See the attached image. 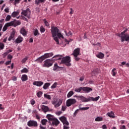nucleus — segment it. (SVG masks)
<instances>
[{"instance_id": "obj_35", "label": "nucleus", "mask_w": 129, "mask_h": 129, "mask_svg": "<svg viewBox=\"0 0 129 129\" xmlns=\"http://www.w3.org/2000/svg\"><path fill=\"white\" fill-rule=\"evenodd\" d=\"M82 88H83V87H81L79 88H76L75 89V92H78V93L80 92V91H81V90H82Z\"/></svg>"}, {"instance_id": "obj_32", "label": "nucleus", "mask_w": 129, "mask_h": 129, "mask_svg": "<svg viewBox=\"0 0 129 129\" xmlns=\"http://www.w3.org/2000/svg\"><path fill=\"white\" fill-rule=\"evenodd\" d=\"M48 120H47V119H43L41 120V123L43 125H46V124H47V122Z\"/></svg>"}, {"instance_id": "obj_62", "label": "nucleus", "mask_w": 129, "mask_h": 129, "mask_svg": "<svg viewBox=\"0 0 129 129\" xmlns=\"http://www.w3.org/2000/svg\"><path fill=\"white\" fill-rule=\"evenodd\" d=\"M15 24L17 25V26H19V25H21V22H20V21H16L15 22Z\"/></svg>"}, {"instance_id": "obj_2", "label": "nucleus", "mask_w": 129, "mask_h": 129, "mask_svg": "<svg viewBox=\"0 0 129 129\" xmlns=\"http://www.w3.org/2000/svg\"><path fill=\"white\" fill-rule=\"evenodd\" d=\"M71 58L70 56H67L64 57H63L61 59V63L62 64H65L66 66L70 67L71 66Z\"/></svg>"}, {"instance_id": "obj_54", "label": "nucleus", "mask_w": 129, "mask_h": 129, "mask_svg": "<svg viewBox=\"0 0 129 129\" xmlns=\"http://www.w3.org/2000/svg\"><path fill=\"white\" fill-rule=\"evenodd\" d=\"M6 30H8V27H7V26L5 25V26H4V27H3V32H6Z\"/></svg>"}, {"instance_id": "obj_60", "label": "nucleus", "mask_w": 129, "mask_h": 129, "mask_svg": "<svg viewBox=\"0 0 129 129\" xmlns=\"http://www.w3.org/2000/svg\"><path fill=\"white\" fill-rule=\"evenodd\" d=\"M120 129H126V128H125V125H122L120 127Z\"/></svg>"}, {"instance_id": "obj_30", "label": "nucleus", "mask_w": 129, "mask_h": 129, "mask_svg": "<svg viewBox=\"0 0 129 129\" xmlns=\"http://www.w3.org/2000/svg\"><path fill=\"white\" fill-rule=\"evenodd\" d=\"M21 73H28V72H29V70L25 68L21 71Z\"/></svg>"}, {"instance_id": "obj_55", "label": "nucleus", "mask_w": 129, "mask_h": 129, "mask_svg": "<svg viewBox=\"0 0 129 129\" xmlns=\"http://www.w3.org/2000/svg\"><path fill=\"white\" fill-rule=\"evenodd\" d=\"M5 12L6 13H10V9L9 8V7L6 8L5 10H4Z\"/></svg>"}, {"instance_id": "obj_61", "label": "nucleus", "mask_w": 129, "mask_h": 129, "mask_svg": "<svg viewBox=\"0 0 129 129\" xmlns=\"http://www.w3.org/2000/svg\"><path fill=\"white\" fill-rule=\"evenodd\" d=\"M57 115H60V114H62V111H59L56 112Z\"/></svg>"}, {"instance_id": "obj_39", "label": "nucleus", "mask_w": 129, "mask_h": 129, "mask_svg": "<svg viewBox=\"0 0 129 129\" xmlns=\"http://www.w3.org/2000/svg\"><path fill=\"white\" fill-rule=\"evenodd\" d=\"M116 70V69L114 68L112 70L111 74L112 75V76H115L116 75V73L115 72V71Z\"/></svg>"}, {"instance_id": "obj_46", "label": "nucleus", "mask_w": 129, "mask_h": 129, "mask_svg": "<svg viewBox=\"0 0 129 129\" xmlns=\"http://www.w3.org/2000/svg\"><path fill=\"white\" fill-rule=\"evenodd\" d=\"M66 33V36H72V33L71 31H69L68 33H67L66 31H64Z\"/></svg>"}, {"instance_id": "obj_49", "label": "nucleus", "mask_w": 129, "mask_h": 129, "mask_svg": "<svg viewBox=\"0 0 129 129\" xmlns=\"http://www.w3.org/2000/svg\"><path fill=\"white\" fill-rule=\"evenodd\" d=\"M14 37L15 36H14L13 35H11L8 39V41H12V40H14Z\"/></svg>"}, {"instance_id": "obj_17", "label": "nucleus", "mask_w": 129, "mask_h": 129, "mask_svg": "<svg viewBox=\"0 0 129 129\" xmlns=\"http://www.w3.org/2000/svg\"><path fill=\"white\" fill-rule=\"evenodd\" d=\"M46 117L48 119V120L51 121H52L55 119V116L50 114H47L46 115Z\"/></svg>"}, {"instance_id": "obj_28", "label": "nucleus", "mask_w": 129, "mask_h": 129, "mask_svg": "<svg viewBox=\"0 0 129 129\" xmlns=\"http://www.w3.org/2000/svg\"><path fill=\"white\" fill-rule=\"evenodd\" d=\"M19 15V12H14L11 15V17L12 18H16V17H17V16Z\"/></svg>"}, {"instance_id": "obj_58", "label": "nucleus", "mask_w": 129, "mask_h": 129, "mask_svg": "<svg viewBox=\"0 0 129 129\" xmlns=\"http://www.w3.org/2000/svg\"><path fill=\"white\" fill-rule=\"evenodd\" d=\"M30 102H31V104H32V105H34V104H35V100H34V99L31 100Z\"/></svg>"}, {"instance_id": "obj_36", "label": "nucleus", "mask_w": 129, "mask_h": 129, "mask_svg": "<svg viewBox=\"0 0 129 129\" xmlns=\"http://www.w3.org/2000/svg\"><path fill=\"white\" fill-rule=\"evenodd\" d=\"M12 19V16L11 15H7L5 19L6 22H9Z\"/></svg>"}, {"instance_id": "obj_37", "label": "nucleus", "mask_w": 129, "mask_h": 129, "mask_svg": "<svg viewBox=\"0 0 129 129\" xmlns=\"http://www.w3.org/2000/svg\"><path fill=\"white\" fill-rule=\"evenodd\" d=\"M59 68H60V67L58 66V64H57V63H55L53 67V71H56V70Z\"/></svg>"}, {"instance_id": "obj_5", "label": "nucleus", "mask_w": 129, "mask_h": 129, "mask_svg": "<svg viewBox=\"0 0 129 129\" xmlns=\"http://www.w3.org/2000/svg\"><path fill=\"white\" fill-rule=\"evenodd\" d=\"M53 65V59H46L44 61V64L43 66L44 67H47L48 68V67H50V66H52Z\"/></svg>"}, {"instance_id": "obj_64", "label": "nucleus", "mask_w": 129, "mask_h": 129, "mask_svg": "<svg viewBox=\"0 0 129 129\" xmlns=\"http://www.w3.org/2000/svg\"><path fill=\"white\" fill-rule=\"evenodd\" d=\"M70 128V127L68 126H66V125H63V129H69Z\"/></svg>"}, {"instance_id": "obj_19", "label": "nucleus", "mask_w": 129, "mask_h": 129, "mask_svg": "<svg viewBox=\"0 0 129 129\" xmlns=\"http://www.w3.org/2000/svg\"><path fill=\"white\" fill-rule=\"evenodd\" d=\"M44 60H45V58L43 56H41V57L36 59L35 61H37L38 63H42L43 61H44Z\"/></svg>"}, {"instance_id": "obj_26", "label": "nucleus", "mask_w": 129, "mask_h": 129, "mask_svg": "<svg viewBox=\"0 0 129 129\" xmlns=\"http://www.w3.org/2000/svg\"><path fill=\"white\" fill-rule=\"evenodd\" d=\"M50 85H51V84L50 83H45L43 87V89H45V90L47 89L48 87H49Z\"/></svg>"}, {"instance_id": "obj_44", "label": "nucleus", "mask_w": 129, "mask_h": 129, "mask_svg": "<svg viewBox=\"0 0 129 129\" xmlns=\"http://www.w3.org/2000/svg\"><path fill=\"white\" fill-rule=\"evenodd\" d=\"M5 48V44L3 43L0 42V50H3Z\"/></svg>"}, {"instance_id": "obj_11", "label": "nucleus", "mask_w": 129, "mask_h": 129, "mask_svg": "<svg viewBox=\"0 0 129 129\" xmlns=\"http://www.w3.org/2000/svg\"><path fill=\"white\" fill-rule=\"evenodd\" d=\"M79 54H80V48H77L74 50L72 55H73L74 57H78L79 56Z\"/></svg>"}, {"instance_id": "obj_14", "label": "nucleus", "mask_w": 129, "mask_h": 129, "mask_svg": "<svg viewBox=\"0 0 129 129\" xmlns=\"http://www.w3.org/2000/svg\"><path fill=\"white\" fill-rule=\"evenodd\" d=\"M60 123V121L56 118H54L53 120L52 121L51 125H55V126H57V125Z\"/></svg>"}, {"instance_id": "obj_4", "label": "nucleus", "mask_w": 129, "mask_h": 129, "mask_svg": "<svg viewBox=\"0 0 129 129\" xmlns=\"http://www.w3.org/2000/svg\"><path fill=\"white\" fill-rule=\"evenodd\" d=\"M21 15H23L28 19H31V11L30 9L28 8L26 10H23Z\"/></svg>"}, {"instance_id": "obj_12", "label": "nucleus", "mask_w": 129, "mask_h": 129, "mask_svg": "<svg viewBox=\"0 0 129 129\" xmlns=\"http://www.w3.org/2000/svg\"><path fill=\"white\" fill-rule=\"evenodd\" d=\"M20 33L24 36V37H26L27 36V34H28V31L25 29V27H23L20 30Z\"/></svg>"}, {"instance_id": "obj_1", "label": "nucleus", "mask_w": 129, "mask_h": 129, "mask_svg": "<svg viewBox=\"0 0 129 129\" xmlns=\"http://www.w3.org/2000/svg\"><path fill=\"white\" fill-rule=\"evenodd\" d=\"M51 34L53 37H58L64 39V36L61 34V32L56 27L52 26L51 29Z\"/></svg>"}, {"instance_id": "obj_34", "label": "nucleus", "mask_w": 129, "mask_h": 129, "mask_svg": "<svg viewBox=\"0 0 129 129\" xmlns=\"http://www.w3.org/2000/svg\"><path fill=\"white\" fill-rule=\"evenodd\" d=\"M95 121H102L103 118L100 117H97L95 119Z\"/></svg>"}, {"instance_id": "obj_9", "label": "nucleus", "mask_w": 129, "mask_h": 129, "mask_svg": "<svg viewBox=\"0 0 129 129\" xmlns=\"http://www.w3.org/2000/svg\"><path fill=\"white\" fill-rule=\"evenodd\" d=\"M27 125H28V126H34V127H37V126H38V123L37 122V121L30 120L27 122Z\"/></svg>"}, {"instance_id": "obj_45", "label": "nucleus", "mask_w": 129, "mask_h": 129, "mask_svg": "<svg viewBox=\"0 0 129 129\" xmlns=\"http://www.w3.org/2000/svg\"><path fill=\"white\" fill-rule=\"evenodd\" d=\"M40 31L41 33H44L45 31V28H43V26H41L40 28Z\"/></svg>"}, {"instance_id": "obj_23", "label": "nucleus", "mask_w": 129, "mask_h": 129, "mask_svg": "<svg viewBox=\"0 0 129 129\" xmlns=\"http://www.w3.org/2000/svg\"><path fill=\"white\" fill-rule=\"evenodd\" d=\"M55 59H54L55 58ZM62 58V56L59 54H57L52 57V59H54V60H61V58Z\"/></svg>"}, {"instance_id": "obj_50", "label": "nucleus", "mask_w": 129, "mask_h": 129, "mask_svg": "<svg viewBox=\"0 0 129 129\" xmlns=\"http://www.w3.org/2000/svg\"><path fill=\"white\" fill-rule=\"evenodd\" d=\"M42 56L44 57V60H45V59H46V58H49V54H48V53H45V54H44V55H43Z\"/></svg>"}, {"instance_id": "obj_18", "label": "nucleus", "mask_w": 129, "mask_h": 129, "mask_svg": "<svg viewBox=\"0 0 129 129\" xmlns=\"http://www.w3.org/2000/svg\"><path fill=\"white\" fill-rule=\"evenodd\" d=\"M23 40H24L23 37H22L21 36H19L16 39L15 42L16 43H17V44H20V43H21V42H23Z\"/></svg>"}, {"instance_id": "obj_6", "label": "nucleus", "mask_w": 129, "mask_h": 129, "mask_svg": "<svg viewBox=\"0 0 129 129\" xmlns=\"http://www.w3.org/2000/svg\"><path fill=\"white\" fill-rule=\"evenodd\" d=\"M75 97H77L79 99V100H81L82 102H88L90 101V97L89 98H86L83 96H77L75 95Z\"/></svg>"}, {"instance_id": "obj_33", "label": "nucleus", "mask_w": 129, "mask_h": 129, "mask_svg": "<svg viewBox=\"0 0 129 129\" xmlns=\"http://www.w3.org/2000/svg\"><path fill=\"white\" fill-rule=\"evenodd\" d=\"M92 73L93 74H98V73H99V69H94Z\"/></svg>"}, {"instance_id": "obj_13", "label": "nucleus", "mask_w": 129, "mask_h": 129, "mask_svg": "<svg viewBox=\"0 0 129 129\" xmlns=\"http://www.w3.org/2000/svg\"><path fill=\"white\" fill-rule=\"evenodd\" d=\"M82 90L87 93L92 91V89L88 87H83Z\"/></svg>"}, {"instance_id": "obj_43", "label": "nucleus", "mask_w": 129, "mask_h": 129, "mask_svg": "<svg viewBox=\"0 0 129 129\" xmlns=\"http://www.w3.org/2000/svg\"><path fill=\"white\" fill-rule=\"evenodd\" d=\"M62 123L64 125H66V126H68V125H69V122H68L67 120H66L64 122H63Z\"/></svg>"}, {"instance_id": "obj_15", "label": "nucleus", "mask_w": 129, "mask_h": 129, "mask_svg": "<svg viewBox=\"0 0 129 129\" xmlns=\"http://www.w3.org/2000/svg\"><path fill=\"white\" fill-rule=\"evenodd\" d=\"M41 109L43 112H47L49 111V107L47 106H45L44 105H41Z\"/></svg>"}, {"instance_id": "obj_21", "label": "nucleus", "mask_w": 129, "mask_h": 129, "mask_svg": "<svg viewBox=\"0 0 129 129\" xmlns=\"http://www.w3.org/2000/svg\"><path fill=\"white\" fill-rule=\"evenodd\" d=\"M96 56L97 58H99V59H103L104 58V54L102 53V52H99L96 55Z\"/></svg>"}, {"instance_id": "obj_47", "label": "nucleus", "mask_w": 129, "mask_h": 129, "mask_svg": "<svg viewBox=\"0 0 129 129\" xmlns=\"http://www.w3.org/2000/svg\"><path fill=\"white\" fill-rule=\"evenodd\" d=\"M43 21L44 22V24L45 25L46 27H49V23H48V21H47L46 19H44Z\"/></svg>"}, {"instance_id": "obj_3", "label": "nucleus", "mask_w": 129, "mask_h": 129, "mask_svg": "<svg viewBox=\"0 0 129 129\" xmlns=\"http://www.w3.org/2000/svg\"><path fill=\"white\" fill-rule=\"evenodd\" d=\"M117 36L121 38V42H124V41L127 42L129 41V34H128L121 33L120 34H118Z\"/></svg>"}, {"instance_id": "obj_59", "label": "nucleus", "mask_w": 129, "mask_h": 129, "mask_svg": "<svg viewBox=\"0 0 129 129\" xmlns=\"http://www.w3.org/2000/svg\"><path fill=\"white\" fill-rule=\"evenodd\" d=\"M27 60H28V58H27V57L23 58L22 60V63H25V62H26V61H27Z\"/></svg>"}, {"instance_id": "obj_27", "label": "nucleus", "mask_w": 129, "mask_h": 129, "mask_svg": "<svg viewBox=\"0 0 129 129\" xmlns=\"http://www.w3.org/2000/svg\"><path fill=\"white\" fill-rule=\"evenodd\" d=\"M59 120H60V121L63 123L67 120V118L64 116H62L61 117H59Z\"/></svg>"}, {"instance_id": "obj_40", "label": "nucleus", "mask_w": 129, "mask_h": 129, "mask_svg": "<svg viewBox=\"0 0 129 129\" xmlns=\"http://www.w3.org/2000/svg\"><path fill=\"white\" fill-rule=\"evenodd\" d=\"M44 96L45 98H47V99L50 100L51 99V96L50 95H48L47 94H44Z\"/></svg>"}, {"instance_id": "obj_57", "label": "nucleus", "mask_w": 129, "mask_h": 129, "mask_svg": "<svg viewBox=\"0 0 129 129\" xmlns=\"http://www.w3.org/2000/svg\"><path fill=\"white\" fill-rule=\"evenodd\" d=\"M11 63H12V61L9 60V61H6L5 64H6V65H10V64H11Z\"/></svg>"}, {"instance_id": "obj_48", "label": "nucleus", "mask_w": 129, "mask_h": 129, "mask_svg": "<svg viewBox=\"0 0 129 129\" xmlns=\"http://www.w3.org/2000/svg\"><path fill=\"white\" fill-rule=\"evenodd\" d=\"M66 108H67V107L65 105L62 106L61 107V110L62 111H65L66 110Z\"/></svg>"}, {"instance_id": "obj_8", "label": "nucleus", "mask_w": 129, "mask_h": 129, "mask_svg": "<svg viewBox=\"0 0 129 129\" xmlns=\"http://www.w3.org/2000/svg\"><path fill=\"white\" fill-rule=\"evenodd\" d=\"M79 109H77V110H76L75 112L74 113V117H75V116H76V115H77V113H78V112H79V110H87L89 109V107L81 108V105H80L79 106Z\"/></svg>"}, {"instance_id": "obj_41", "label": "nucleus", "mask_w": 129, "mask_h": 129, "mask_svg": "<svg viewBox=\"0 0 129 129\" xmlns=\"http://www.w3.org/2000/svg\"><path fill=\"white\" fill-rule=\"evenodd\" d=\"M53 40H54V41H55V42H56V44H57V45H59V39L58 38V37L55 36V37H53Z\"/></svg>"}, {"instance_id": "obj_20", "label": "nucleus", "mask_w": 129, "mask_h": 129, "mask_svg": "<svg viewBox=\"0 0 129 129\" xmlns=\"http://www.w3.org/2000/svg\"><path fill=\"white\" fill-rule=\"evenodd\" d=\"M107 115L109 117H111L112 118H114L115 116H114V113L113 111H111L110 112H108Z\"/></svg>"}, {"instance_id": "obj_29", "label": "nucleus", "mask_w": 129, "mask_h": 129, "mask_svg": "<svg viewBox=\"0 0 129 129\" xmlns=\"http://www.w3.org/2000/svg\"><path fill=\"white\" fill-rule=\"evenodd\" d=\"M73 94H74V93L73 92V91H70L67 95L68 98H70V97H71V96H72Z\"/></svg>"}, {"instance_id": "obj_42", "label": "nucleus", "mask_w": 129, "mask_h": 129, "mask_svg": "<svg viewBox=\"0 0 129 129\" xmlns=\"http://www.w3.org/2000/svg\"><path fill=\"white\" fill-rule=\"evenodd\" d=\"M34 36H38V35H40V33H39V31H38V29H35L34 30Z\"/></svg>"}, {"instance_id": "obj_38", "label": "nucleus", "mask_w": 129, "mask_h": 129, "mask_svg": "<svg viewBox=\"0 0 129 129\" xmlns=\"http://www.w3.org/2000/svg\"><path fill=\"white\" fill-rule=\"evenodd\" d=\"M57 85H58V83L57 82H55L51 86V89H54V88H56L57 87Z\"/></svg>"}, {"instance_id": "obj_51", "label": "nucleus", "mask_w": 129, "mask_h": 129, "mask_svg": "<svg viewBox=\"0 0 129 129\" xmlns=\"http://www.w3.org/2000/svg\"><path fill=\"white\" fill-rule=\"evenodd\" d=\"M11 35L15 37V35H16V30L15 29H13Z\"/></svg>"}, {"instance_id": "obj_7", "label": "nucleus", "mask_w": 129, "mask_h": 129, "mask_svg": "<svg viewBox=\"0 0 129 129\" xmlns=\"http://www.w3.org/2000/svg\"><path fill=\"white\" fill-rule=\"evenodd\" d=\"M76 102H77V101L75 99H69L66 102L67 106H68V107H69V106H71V105L75 104Z\"/></svg>"}, {"instance_id": "obj_25", "label": "nucleus", "mask_w": 129, "mask_h": 129, "mask_svg": "<svg viewBox=\"0 0 129 129\" xmlns=\"http://www.w3.org/2000/svg\"><path fill=\"white\" fill-rule=\"evenodd\" d=\"M45 0H35V5H37L39 6L40 4H42V3H45Z\"/></svg>"}, {"instance_id": "obj_31", "label": "nucleus", "mask_w": 129, "mask_h": 129, "mask_svg": "<svg viewBox=\"0 0 129 129\" xmlns=\"http://www.w3.org/2000/svg\"><path fill=\"white\" fill-rule=\"evenodd\" d=\"M5 25L8 27H11V26H14V21H12L9 23H7V24H5Z\"/></svg>"}, {"instance_id": "obj_16", "label": "nucleus", "mask_w": 129, "mask_h": 129, "mask_svg": "<svg viewBox=\"0 0 129 129\" xmlns=\"http://www.w3.org/2000/svg\"><path fill=\"white\" fill-rule=\"evenodd\" d=\"M43 84H44V82L41 81H35L33 83V85L38 87L42 86Z\"/></svg>"}, {"instance_id": "obj_24", "label": "nucleus", "mask_w": 129, "mask_h": 129, "mask_svg": "<svg viewBox=\"0 0 129 129\" xmlns=\"http://www.w3.org/2000/svg\"><path fill=\"white\" fill-rule=\"evenodd\" d=\"M22 81H27L28 80V76L27 75H23L21 77Z\"/></svg>"}, {"instance_id": "obj_53", "label": "nucleus", "mask_w": 129, "mask_h": 129, "mask_svg": "<svg viewBox=\"0 0 129 129\" xmlns=\"http://www.w3.org/2000/svg\"><path fill=\"white\" fill-rule=\"evenodd\" d=\"M42 92H38L37 93V96H38V97H41V96H42Z\"/></svg>"}, {"instance_id": "obj_56", "label": "nucleus", "mask_w": 129, "mask_h": 129, "mask_svg": "<svg viewBox=\"0 0 129 129\" xmlns=\"http://www.w3.org/2000/svg\"><path fill=\"white\" fill-rule=\"evenodd\" d=\"M8 54H9V53H8V52H7V51H6L5 53H4L3 54V58H6V57H7V55H8Z\"/></svg>"}, {"instance_id": "obj_63", "label": "nucleus", "mask_w": 129, "mask_h": 129, "mask_svg": "<svg viewBox=\"0 0 129 129\" xmlns=\"http://www.w3.org/2000/svg\"><path fill=\"white\" fill-rule=\"evenodd\" d=\"M74 57L76 61H79V60H80V58L79 57H78V56H74Z\"/></svg>"}, {"instance_id": "obj_22", "label": "nucleus", "mask_w": 129, "mask_h": 129, "mask_svg": "<svg viewBox=\"0 0 129 129\" xmlns=\"http://www.w3.org/2000/svg\"><path fill=\"white\" fill-rule=\"evenodd\" d=\"M100 98V96L96 97L95 98L90 97V101H97Z\"/></svg>"}, {"instance_id": "obj_10", "label": "nucleus", "mask_w": 129, "mask_h": 129, "mask_svg": "<svg viewBox=\"0 0 129 129\" xmlns=\"http://www.w3.org/2000/svg\"><path fill=\"white\" fill-rule=\"evenodd\" d=\"M62 102H63V100H62L61 99H59L57 103V101H53L52 102V104L54 105V107L57 108V107H59V106H60V105L62 104Z\"/></svg>"}, {"instance_id": "obj_52", "label": "nucleus", "mask_w": 129, "mask_h": 129, "mask_svg": "<svg viewBox=\"0 0 129 129\" xmlns=\"http://www.w3.org/2000/svg\"><path fill=\"white\" fill-rule=\"evenodd\" d=\"M8 59L12 61V59H13V56L11 54H9L8 55Z\"/></svg>"}]
</instances>
